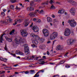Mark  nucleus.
I'll return each mask as SVG.
<instances>
[{"label": "nucleus", "mask_w": 77, "mask_h": 77, "mask_svg": "<svg viewBox=\"0 0 77 77\" xmlns=\"http://www.w3.org/2000/svg\"><path fill=\"white\" fill-rule=\"evenodd\" d=\"M49 3H50V4L52 5V3H54V2L53 1V0H51Z\"/></svg>", "instance_id": "nucleus-39"}, {"label": "nucleus", "mask_w": 77, "mask_h": 77, "mask_svg": "<svg viewBox=\"0 0 77 77\" xmlns=\"http://www.w3.org/2000/svg\"><path fill=\"white\" fill-rule=\"evenodd\" d=\"M9 42H12V39L11 38H8V40Z\"/></svg>", "instance_id": "nucleus-34"}, {"label": "nucleus", "mask_w": 77, "mask_h": 77, "mask_svg": "<svg viewBox=\"0 0 77 77\" xmlns=\"http://www.w3.org/2000/svg\"><path fill=\"white\" fill-rule=\"evenodd\" d=\"M17 53V51H16V54H20V55H24V53H23L22 52L19 51V52H18V53Z\"/></svg>", "instance_id": "nucleus-23"}, {"label": "nucleus", "mask_w": 77, "mask_h": 77, "mask_svg": "<svg viewBox=\"0 0 77 77\" xmlns=\"http://www.w3.org/2000/svg\"><path fill=\"white\" fill-rule=\"evenodd\" d=\"M47 54H48V55H49L50 54V53H49V52L48 51H47Z\"/></svg>", "instance_id": "nucleus-55"}, {"label": "nucleus", "mask_w": 77, "mask_h": 77, "mask_svg": "<svg viewBox=\"0 0 77 77\" xmlns=\"http://www.w3.org/2000/svg\"><path fill=\"white\" fill-rule=\"evenodd\" d=\"M33 21H36V18H34V19H33Z\"/></svg>", "instance_id": "nucleus-53"}, {"label": "nucleus", "mask_w": 77, "mask_h": 77, "mask_svg": "<svg viewBox=\"0 0 77 77\" xmlns=\"http://www.w3.org/2000/svg\"><path fill=\"white\" fill-rule=\"evenodd\" d=\"M20 33L21 35L23 37H26L28 35V33L27 32L23 30H20Z\"/></svg>", "instance_id": "nucleus-6"}, {"label": "nucleus", "mask_w": 77, "mask_h": 77, "mask_svg": "<svg viewBox=\"0 0 77 77\" xmlns=\"http://www.w3.org/2000/svg\"><path fill=\"white\" fill-rule=\"evenodd\" d=\"M29 57H27V59H28L29 60H31V59H29Z\"/></svg>", "instance_id": "nucleus-57"}, {"label": "nucleus", "mask_w": 77, "mask_h": 77, "mask_svg": "<svg viewBox=\"0 0 77 77\" xmlns=\"http://www.w3.org/2000/svg\"><path fill=\"white\" fill-rule=\"evenodd\" d=\"M16 21H15L14 23L13 24V25L15 26V25H16L17 24V20H16Z\"/></svg>", "instance_id": "nucleus-44"}, {"label": "nucleus", "mask_w": 77, "mask_h": 77, "mask_svg": "<svg viewBox=\"0 0 77 77\" xmlns=\"http://www.w3.org/2000/svg\"><path fill=\"white\" fill-rule=\"evenodd\" d=\"M32 37H33L34 39H35L36 40H39V37L37 35H33L32 36Z\"/></svg>", "instance_id": "nucleus-13"}, {"label": "nucleus", "mask_w": 77, "mask_h": 77, "mask_svg": "<svg viewBox=\"0 0 77 77\" xmlns=\"http://www.w3.org/2000/svg\"><path fill=\"white\" fill-rule=\"evenodd\" d=\"M37 21L38 23H40L41 20L38 19H37Z\"/></svg>", "instance_id": "nucleus-42"}, {"label": "nucleus", "mask_w": 77, "mask_h": 77, "mask_svg": "<svg viewBox=\"0 0 77 77\" xmlns=\"http://www.w3.org/2000/svg\"><path fill=\"white\" fill-rule=\"evenodd\" d=\"M32 29L35 32H38L39 31V28L36 26H32Z\"/></svg>", "instance_id": "nucleus-7"}, {"label": "nucleus", "mask_w": 77, "mask_h": 77, "mask_svg": "<svg viewBox=\"0 0 77 77\" xmlns=\"http://www.w3.org/2000/svg\"><path fill=\"white\" fill-rule=\"evenodd\" d=\"M74 40L72 39H70L68 41L67 44L68 45H71L72 44H73V42H74Z\"/></svg>", "instance_id": "nucleus-9"}, {"label": "nucleus", "mask_w": 77, "mask_h": 77, "mask_svg": "<svg viewBox=\"0 0 77 77\" xmlns=\"http://www.w3.org/2000/svg\"><path fill=\"white\" fill-rule=\"evenodd\" d=\"M35 57V56L33 55L32 57L33 58V59H34V60H38V59L39 58V57Z\"/></svg>", "instance_id": "nucleus-26"}, {"label": "nucleus", "mask_w": 77, "mask_h": 77, "mask_svg": "<svg viewBox=\"0 0 77 77\" xmlns=\"http://www.w3.org/2000/svg\"><path fill=\"white\" fill-rule=\"evenodd\" d=\"M11 3H15L16 2V0H11Z\"/></svg>", "instance_id": "nucleus-36"}, {"label": "nucleus", "mask_w": 77, "mask_h": 77, "mask_svg": "<svg viewBox=\"0 0 77 77\" xmlns=\"http://www.w3.org/2000/svg\"><path fill=\"white\" fill-rule=\"evenodd\" d=\"M65 61L64 62L62 63L61 62H60V64H63V63H65Z\"/></svg>", "instance_id": "nucleus-56"}, {"label": "nucleus", "mask_w": 77, "mask_h": 77, "mask_svg": "<svg viewBox=\"0 0 77 77\" xmlns=\"http://www.w3.org/2000/svg\"><path fill=\"white\" fill-rule=\"evenodd\" d=\"M17 20V21L18 23H20L22 21V20H23L22 19H19V20Z\"/></svg>", "instance_id": "nucleus-28"}, {"label": "nucleus", "mask_w": 77, "mask_h": 77, "mask_svg": "<svg viewBox=\"0 0 77 77\" xmlns=\"http://www.w3.org/2000/svg\"><path fill=\"white\" fill-rule=\"evenodd\" d=\"M42 32L45 37H47L49 35V31L46 29L42 30Z\"/></svg>", "instance_id": "nucleus-4"}, {"label": "nucleus", "mask_w": 77, "mask_h": 77, "mask_svg": "<svg viewBox=\"0 0 77 77\" xmlns=\"http://www.w3.org/2000/svg\"><path fill=\"white\" fill-rule=\"evenodd\" d=\"M44 40H45V39L44 38H41L40 39L41 42H43L44 41Z\"/></svg>", "instance_id": "nucleus-29"}, {"label": "nucleus", "mask_w": 77, "mask_h": 77, "mask_svg": "<svg viewBox=\"0 0 77 77\" xmlns=\"http://www.w3.org/2000/svg\"><path fill=\"white\" fill-rule=\"evenodd\" d=\"M53 77H59V76L58 75H55Z\"/></svg>", "instance_id": "nucleus-52"}, {"label": "nucleus", "mask_w": 77, "mask_h": 77, "mask_svg": "<svg viewBox=\"0 0 77 77\" xmlns=\"http://www.w3.org/2000/svg\"><path fill=\"white\" fill-rule=\"evenodd\" d=\"M5 71H1V74H4V73H5Z\"/></svg>", "instance_id": "nucleus-51"}, {"label": "nucleus", "mask_w": 77, "mask_h": 77, "mask_svg": "<svg viewBox=\"0 0 77 77\" xmlns=\"http://www.w3.org/2000/svg\"><path fill=\"white\" fill-rule=\"evenodd\" d=\"M15 31V30H13L12 31H11L10 32V34L11 35L13 34L14 33V32Z\"/></svg>", "instance_id": "nucleus-32"}, {"label": "nucleus", "mask_w": 77, "mask_h": 77, "mask_svg": "<svg viewBox=\"0 0 77 77\" xmlns=\"http://www.w3.org/2000/svg\"><path fill=\"white\" fill-rule=\"evenodd\" d=\"M71 2H72V5H77V2L74 1H70Z\"/></svg>", "instance_id": "nucleus-25"}, {"label": "nucleus", "mask_w": 77, "mask_h": 77, "mask_svg": "<svg viewBox=\"0 0 77 77\" xmlns=\"http://www.w3.org/2000/svg\"><path fill=\"white\" fill-rule=\"evenodd\" d=\"M31 45L32 46V47H33V48H34V47H36V46L34 44L32 45Z\"/></svg>", "instance_id": "nucleus-49"}, {"label": "nucleus", "mask_w": 77, "mask_h": 77, "mask_svg": "<svg viewBox=\"0 0 77 77\" xmlns=\"http://www.w3.org/2000/svg\"><path fill=\"white\" fill-rule=\"evenodd\" d=\"M18 66V64H16V65H15L13 66H15V67H16V66Z\"/></svg>", "instance_id": "nucleus-61"}, {"label": "nucleus", "mask_w": 77, "mask_h": 77, "mask_svg": "<svg viewBox=\"0 0 77 77\" xmlns=\"http://www.w3.org/2000/svg\"><path fill=\"white\" fill-rule=\"evenodd\" d=\"M11 9H14V5H11Z\"/></svg>", "instance_id": "nucleus-45"}, {"label": "nucleus", "mask_w": 77, "mask_h": 77, "mask_svg": "<svg viewBox=\"0 0 77 77\" xmlns=\"http://www.w3.org/2000/svg\"><path fill=\"white\" fill-rule=\"evenodd\" d=\"M23 24H25V27H27L29 25V23L27 22V20H25Z\"/></svg>", "instance_id": "nucleus-19"}, {"label": "nucleus", "mask_w": 77, "mask_h": 77, "mask_svg": "<svg viewBox=\"0 0 77 77\" xmlns=\"http://www.w3.org/2000/svg\"><path fill=\"white\" fill-rule=\"evenodd\" d=\"M50 8V9H55V7L53 5H52Z\"/></svg>", "instance_id": "nucleus-37"}, {"label": "nucleus", "mask_w": 77, "mask_h": 77, "mask_svg": "<svg viewBox=\"0 0 77 77\" xmlns=\"http://www.w3.org/2000/svg\"><path fill=\"white\" fill-rule=\"evenodd\" d=\"M32 26H33V22L30 25V27H32Z\"/></svg>", "instance_id": "nucleus-59"}, {"label": "nucleus", "mask_w": 77, "mask_h": 77, "mask_svg": "<svg viewBox=\"0 0 77 77\" xmlns=\"http://www.w3.org/2000/svg\"><path fill=\"white\" fill-rule=\"evenodd\" d=\"M5 39H7V40H8V39H9V38H8V37H5Z\"/></svg>", "instance_id": "nucleus-54"}, {"label": "nucleus", "mask_w": 77, "mask_h": 77, "mask_svg": "<svg viewBox=\"0 0 77 77\" xmlns=\"http://www.w3.org/2000/svg\"><path fill=\"white\" fill-rule=\"evenodd\" d=\"M40 72H44V70H41L40 71H38L35 75L34 77H39V75H38V73H39Z\"/></svg>", "instance_id": "nucleus-12"}, {"label": "nucleus", "mask_w": 77, "mask_h": 77, "mask_svg": "<svg viewBox=\"0 0 77 77\" xmlns=\"http://www.w3.org/2000/svg\"><path fill=\"white\" fill-rule=\"evenodd\" d=\"M52 17H53V18H54L55 17L54 16V15H52Z\"/></svg>", "instance_id": "nucleus-63"}, {"label": "nucleus", "mask_w": 77, "mask_h": 77, "mask_svg": "<svg viewBox=\"0 0 77 77\" xmlns=\"http://www.w3.org/2000/svg\"><path fill=\"white\" fill-rule=\"evenodd\" d=\"M68 23H69L70 26L72 27H74L76 26V22L74 19L69 20L67 22Z\"/></svg>", "instance_id": "nucleus-2"}, {"label": "nucleus", "mask_w": 77, "mask_h": 77, "mask_svg": "<svg viewBox=\"0 0 77 77\" xmlns=\"http://www.w3.org/2000/svg\"><path fill=\"white\" fill-rule=\"evenodd\" d=\"M52 35L55 37L56 38L58 34L57 32H54Z\"/></svg>", "instance_id": "nucleus-20"}, {"label": "nucleus", "mask_w": 77, "mask_h": 77, "mask_svg": "<svg viewBox=\"0 0 77 77\" xmlns=\"http://www.w3.org/2000/svg\"><path fill=\"white\" fill-rule=\"evenodd\" d=\"M4 49L6 51H8V47H7V46L6 45H5Z\"/></svg>", "instance_id": "nucleus-30"}, {"label": "nucleus", "mask_w": 77, "mask_h": 77, "mask_svg": "<svg viewBox=\"0 0 77 77\" xmlns=\"http://www.w3.org/2000/svg\"><path fill=\"white\" fill-rule=\"evenodd\" d=\"M31 72V73L32 74H33L34 73V72H35V70H30Z\"/></svg>", "instance_id": "nucleus-40"}, {"label": "nucleus", "mask_w": 77, "mask_h": 77, "mask_svg": "<svg viewBox=\"0 0 77 77\" xmlns=\"http://www.w3.org/2000/svg\"><path fill=\"white\" fill-rule=\"evenodd\" d=\"M25 73L26 74H29V71H26L25 72Z\"/></svg>", "instance_id": "nucleus-47"}, {"label": "nucleus", "mask_w": 77, "mask_h": 77, "mask_svg": "<svg viewBox=\"0 0 77 77\" xmlns=\"http://www.w3.org/2000/svg\"><path fill=\"white\" fill-rule=\"evenodd\" d=\"M11 55L12 56H14V57H15V56H16V55H15V54H12L11 53Z\"/></svg>", "instance_id": "nucleus-48"}, {"label": "nucleus", "mask_w": 77, "mask_h": 77, "mask_svg": "<svg viewBox=\"0 0 77 77\" xmlns=\"http://www.w3.org/2000/svg\"><path fill=\"white\" fill-rule=\"evenodd\" d=\"M56 40H55L54 41H53V45L54 43V42H56Z\"/></svg>", "instance_id": "nucleus-58"}, {"label": "nucleus", "mask_w": 77, "mask_h": 77, "mask_svg": "<svg viewBox=\"0 0 77 77\" xmlns=\"http://www.w3.org/2000/svg\"><path fill=\"white\" fill-rule=\"evenodd\" d=\"M26 9L28 11H33L35 10V8H34L30 7H27Z\"/></svg>", "instance_id": "nucleus-11"}, {"label": "nucleus", "mask_w": 77, "mask_h": 77, "mask_svg": "<svg viewBox=\"0 0 77 77\" xmlns=\"http://www.w3.org/2000/svg\"><path fill=\"white\" fill-rule=\"evenodd\" d=\"M1 77H5V75H1Z\"/></svg>", "instance_id": "nucleus-62"}, {"label": "nucleus", "mask_w": 77, "mask_h": 77, "mask_svg": "<svg viewBox=\"0 0 77 77\" xmlns=\"http://www.w3.org/2000/svg\"><path fill=\"white\" fill-rule=\"evenodd\" d=\"M47 20L48 22L50 23V22H51L52 21V19L50 18V17H48L47 18Z\"/></svg>", "instance_id": "nucleus-22"}, {"label": "nucleus", "mask_w": 77, "mask_h": 77, "mask_svg": "<svg viewBox=\"0 0 77 77\" xmlns=\"http://www.w3.org/2000/svg\"><path fill=\"white\" fill-rule=\"evenodd\" d=\"M38 12L39 14H42L44 12V11L42 10L40 11H39V10H36L34 12L30 13L29 14V15L31 16V17H35L36 14H37Z\"/></svg>", "instance_id": "nucleus-1"}, {"label": "nucleus", "mask_w": 77, "mask_h": 77, "mask_svg": "<svg viewBox=\"0 0 77 77\" xmlns=\"http://www.w3.org/2000/svg\"><path fill=\"white\" fill-rule=\"evenodd\" d=\"M48 1L45 2L44 3V5H48Z\"/></svg>", "instance_id": "nucleus-35"}, {"label": "nucleus", "mask_w": 77, "mask_h": 77, "mask_svg": "<svg viewBox=\"0 0 77 77\" xmlns=\"http://www.w3.org/2000/svg\"><path fill=\"white\" fill-rule=\"evenodd\" d=\"M25 2H30V1L29 0H25Z\"/></svg>", "instance_id": "nucleus-60"}, {"label": "nucleus", "mask_w": 77, "mask_h": 77, "mask_svg": "<svg viewBox=\"0 0 77 77\" xmlns=\"http://www.w3.org/2000/svg\"><path fill=\"white\" fill-rule=\"evenodd\" d=\"M32 42L35 44H36V45H37V44H38V42L36 40H34Z\"/></svg>", "instance_id": "nucleus-24"}, {"label": "nucleus", "mask_w": 77, "mask_h": 77, "mask_svg": "<svg viewBox=\"0 0 77 77\" xmlns=\"http://www.w3.org/2000/svg\"><path fill=\"white\" fill-rule=\"evenodd\" d=\"M64 12H65V10L63 9H62L61 10H59L58 12V13L62 14H63Z\"/></svg>", "instance_id": "nucleus-15"}, {"label": "nucleus", "mask_w": 77, "mask_h": 77, "mask_svg": "<svg viewBox=\"0 0 77 77\" xmlns=\"http://www.w3.org/2000/svg\"><path fill=\"white\" fill-rule=\"evenodd\" d=\"M43 60V59H40L39 60V63H41V62H42V60Z\"/></svg>", "instance_id": "nucleus-50"}, {"label": "nucleus", "mask_w": 77, "mask_h": 77, "mask_svg": "<svg viewBox=\"0 0 77 77\" xmlns=\"http://www.w3.org/2000/svg\"><path fill=\"white\" fill-rule=\"evenodd\" d=\"M5 35V34H4L2 35H1V37H0V43H3V35Z\"/></svg>", "instance_id": "nucleus-17"}, {"label": "nucleus", "mask_w": 77, "mask_h": 77, "mask_svg": "<svg viewBox=\"0 0 77 77\" xmlns=\"http://www.w3.org/2000/svg\"><path fill=\"white\" fill-rule=\"evenodd\" d=\"M69 12L71 13L72 15H75V8H72L70 10Z\"/></svg>", "instance_id": "nucleus-8"}, {"label": "nucleus", "mask_w": 77, "mask_h": 77, "mask_svg": "<svg viewBox=\"0 0 77 77\" xmlns=\"http://www.w3.org/2000/svg\"><path fill=\"white\" fill-rule=\"evenodd\" d=\"M63 47L62 46H60V45H57L56 48V50H62L63 49Z\"/></svg>", "instance_id": "nucleus-10"}, {"label": "nucleus", "mask_w": 77, "mask_h": 77, "mask_svg": "<svg viewBox=\"0 0 77 77\" xmlns=\"http://www.w3.org/2000/svg\"><path fill=\"white\" fill-rule=\"evenodd\" d=\"M8 19L7 20V21L8 23H12V21H13V20L11 18V17L9 16H8Z\"/></svg>", "instance_id": "nucleus-16"}, {"label": "nucleus", "mask_w": 77, "mask_h": 77, "mask_svg": "<svg viewBox=\"0 0 77 77\" xmlns=\"http://www.w3.org/2000/svg\"><path fill=\"white\" fill-rule=\"evenodd\" d=\"M34 5V3L33 2L31 1L30 2V6H31V7H32L33 6V5Z\"/></svg>", "instance_id": "nucleus-27"}, {"label": "nucleus", "mask_w": 77, "mask_h": 77, "mask_svg": "<svg viewBox=\"0 0 77 77\" xmlns=\"http://www.w3.org/2000/svg\"><path fill=\"white\" fill-rule=\"evenodd\" d=\"M0 60H2V61H3V62H7V60H8V59L5 58H0Z\"/></svg>", "instance_id": "nucleus-18"}, {"label": "nucleus", "mask_w": 77, "mask_h": 77, "mask_svg": "<svg viewBox=\"0 0 77 77\" xmlns=\"http://www.w3.org/2000/svg\"><path fill=\"white\" fill-rule=\"evenodd\" d=\"M24 47L25 49V53L26 54H28L29 53V47H28V46L26 44H25L24 45Z\"/></svg>", "instance_id": "nucleus-5"}, {"label": "nucleus", "mask_w": 77, "mask_h": 77, "mask_svg": "<svg viewBox=\"0 0 77 77\" xmlns=\"http://www.w3.org/2000/svg\"><path fill=\"white\" fill-rule=\"evenodd\" d=\"M61 77H66V76L65 75H63L62 76H61Z\"/></svg>", "instance_id": "nucleus-64"}, {"label": "nucleus", "mask_w": 77, "mask_h": 77, "mask_svg": "<svg viewBox=\"0 0 77 77\" xmlns=\"http://www.w3.org/2000/svg\"><path fill=\"white\" fill-rule=\"evenodd\" d=\"M68 53H69L68 52L65 55H64V57H67V56H68Z\"/></svg>", "instance_id": "nucleus-43"}, {"label": "nucleus", "mask_w": 77, "mask_h": 77, "mask_svg": "<svg viewBox=\"0 0 77 77\" xmlns=\"http://www.w3.org/2000/svg\"><path fill=\"white\" fill-rule=\"evenodd\" d=\"M56 37L54 35L52 34H51L50 36V38L51 39H54Z\"/></svg>", "instance_id": "nucleus-21"}, {"label": "nucleus", "mask_w": 77, "mask_h": 77, "mask_svg": "<svg viewBox=\"0 0 77 77\" xmlns=\"http://www.w3.org/2000/svg\"><path fill=\"white\" fill-rule=\"evenodd\" d=\"M45 63V62H44V61H42V62H40V63H39V64L43 65L44 63Z\"/></svg>", "instance_id": "nucleus-33"}, {"label": "nucleus", "mask_w": 77, "mask_h": 77, "mask_svg": "<svg viewBox=\"0 0 77 77\" xmlns=\"http://www.w3.org/2000/svg\"><path fill=\"white\" fill-rule=\"evenodd\" d=\"M15 42L16 44H20L21 42H23V41H22V39H19L18 40H15Z\"/></svg>", "instance_id": "nucleus-14"}, {"label": "nucleus", "mask_w": 77, "mask_h": 77, "mask_svg": "<svg viewBox=\"0 0 77 77\" xmlns=\"http://www.w3.org/2000/svg\"><path fill=\"white\" fill-rule=\"evenodd\" d=\"M15 9H16V10H20V8H18V6H16Z\"/></svg>", "instance_id": "nucleus-41"}, {"label": "nucleus", "mask_w": 77, "mask_h": 77, "mask_svg": "<svg viewBox=\"0 0 77 77\" xmlns=\"http://www.w3.org/2000/svg\"><path fill=\"white\" fill-rule=\"evenodd\" d=\"M1 22L2 23L6 24H8V22H6V21H3V22H2V21H1Z\"/></svg>", "instance_id": "nucleus-31"}, {"label": "nucleus", "mask_w": 77, "mask_h": 77, "mask_svg": "<svg viewBox=\"0 0 77 77\" xmlns=\"http://www.w3.org/2000/svg\"><path fill=\"white\" fill-rule=\"evenodd\" d=\"M71 34V31L69 28H66L65 31L64 35L66 36H68Z\"/></svg>", "instance_id": "nucleus-3"}, {"label": "nucleus", "mask_w": 77, "mask_h": 77, "mask_svg": "<svg viewBox=\"0 0 77 77\" xmlns=\"http://www.w3.org/2000/svg\"><path fill=\"white\" fill-rule=\"evenodd\" d=\"M34 1L37 2H41V0H34Z\"/></svg>", "instance_id": "nucleus-46"}, {"label": "nucleus", "mask_w": 77, "mask_h": 77, "mask_svg": "<svg viewBox=\"0 0 77 77\" xmlns=\"http://www.w3.org/2000/svg\"><path fill=\"white\" fill-rule=\"evenodd\" d=\"M66 68H70V66H69L67 64L65 66Z\"/></svg>", "instance_id": "nucleus-38"}]
</instances>
